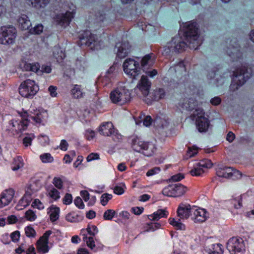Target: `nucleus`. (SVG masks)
Returning <instances> with one entry per match:
<instances>
[{
  "instance_id": "obj_1",
  "label": "nucleus",
  "mask_w": 254,
  "mask_h": 254,
  "mask_svg": "<svg viewBox=\"0 0 254 254\" xmlns=\"http://www.w3.org/2000/svg\"><path fill=\"white\" fill-rule=\"evenodd\" d=\"M196 25L195 22H189L183 27L184 35L186 40L189 43L190 47L195 50L200 45L197 40L198 36Z\"/></svg>"
},
{
  "instance_id": "obj_2",
  "label": "nucleus",
  "mask_w": 254,
  "mask_h": 254,
  "mask_svg": "<svg viewBox=\"0 0 254 254\" xmlns=\"http://www.w3.org/2000/svg\"><path fill=\"white\" fill-rule=\"evenodd\" d=\"M132 149L136 152H141L147 156H151L155 150L154 145L150 142H145L138 137H133L131 139Z\"/></svg>"
},
{
  "instance_id": "obj_3",
  "label": "nucleus",
  "mask_w": 254,
  "mask_h": 254,
  "mask_svg": "<svg viewBox=\"0 0 254 254\" xmlns=\"http://www.w3.org/2000/svg\"><path fill=\"white\" fill-rule=\"evenodd\" d=\"M250 77V73L245 67L237 69L234 73V77L230 86V90L233 92L238 89Z\"/></svg>"
},
{
  "instance_id": "obj_4",
  "label": "nucleus",
  "mask_w": 254,
  "mask_h": 254,
  "mask_svg": "<svg viewBox=\"0 0 254 254\" xmlns=\"http://www.w3.org/2000/svg\"><path fill=\"white\" fill-rule=\"evenodd\" d=\"M39 90V86L35 82L31 79H26L21 82L19 87V93L27 98H32Z\"/></svg>"
},
{
  "instance_id": "obj_5",
  "label": "nucleus",
  "mask_w": 254,
  "mask_h": 254,
  "mask_svg": "<svg viewBox=\"0 0 254 254\" xmlns=\"http://www.w3.org/2000/svg\"><path fill=\"white\" fill-rule=\"evenodd\" d=\"M136 59L137 60L131 58L127 59L123 65L125 72L134 79L140 73L141 70L139 58L136 57Z\"/></svg>"
},
{
  "instance_id": "obj_6",
  "label": "nucleus",
  "mask_w": 254,
  "mask_h": 254,
  "mask_svg": "<svg viewBox=\"0 0 254 254\" xmlns=\"http://www.w3.org/2000/svg\"><path fill=\"white\" fill-rule=\"evenodd\" d=\"M16 36V30L12 26H3L0 28V44H13Z\"/></svg>"
},
{
  "instance_id": "obj_7",
  "label": "nucleus",
  "mask_w": 254,
  "mask_h": 254,
  "mask_svg": "<svg viewBox=\"0 0 254 254\" xmlns=\"http://www.w3.org/2000/svg\"><path fill=\"white\" fill-rule=\"evenodd\" d=\"M110 99L113 103L124 104L130 100V93L125 88H118L111 92Z\"/></svg>"
},
{
  "instance_id": "obj_8",
  "label": "nucleus",
  "mask_w": 254,
  "mask_h": 254,
  "mask_svg": "<svg viewBox=\"0 0 254 254\" xmlns=\"http://www.w3.org/2000/svg\"><path fill=\"white\" fill-rule=\"evenodd\" d=\"M229 76L228 71L222 69H216L209 72L208 79L210 80V83L219 86L222 85Z\"/></svg>"
},
{
  "instance_id": "obj_9",
  "label": "nucleus",
  "mask_w": 254,
  "mask_h": 254,
  "mask_svg": "<svg viewBox=\"0 0 254 254\" xmlns=\"http://www.w3.org/2000/svg\"><path fill=\"white\" fill-rule=\"evenodd\" d=\"M100 134L105 136H111L116 142H120L122 139V135L114 128L110 122L102 123L99 127Z\"/></svg>"
},
{
  "instance_id": "obj_10",
  "label": "nucleus",
  "mask_w": 254,
  "mask_h": 254,
  "mask_svg": "<svg viewBox=\"0 0 254 254\" xmlns=\"http://www.w3.org/2000/svg\"><path fill=\"white\" fill-rule=\"evenodd\" d=\"M216 175L218 177L238 180L241 178L242 174L239 171L232 168L222 165L218 166L216 169Z\"/></svg>"
},
{
  "instance_id": "obj_11",
  "label": "nucleus",
  "mask_w": 254,
  "mask_h": 254,
  "mask_svg": "<svg viewBox=\"0 0 254 254\" xmlns=\"http://www.w3.org/2000/svg\"><path fill=\"white\" fill-rule=\"evenodd\" d=\"M227 249L231 254H243L245 251L244 241L240 237H232L227 243Z\"/></svg>"
},
{
  "instance_id": "obj_12",
  "label": "nucleus",
  "mask_w": 254,
  "mask_h": 254,
  "mask_svg": "<svg viewBox=\"0 0 254 254\" xmlns=\"http://www.w3.org/2000/svg\"><path fill=\"white\" fill-rule=\"evenodd\" d=\"M188 44L185 42L179 36L174 37L172 41L168 43L167 46L164 47V51L162 52L163 54H167L171 51L181 52L183 51Z\"/></svg>"
},
{
  "instance_id": "obj_13",
  "label": "nucleus",
  "mask_w": 254,
  "mask_h": 254,
  "mask_svg": "<svg viewBox=\"0 0 254 254\" xmlns=\"http://www.w3.org/2000/svg\"><path fill=\"white\" fill-rule=\"evenodd\" d=\"M20 68L23 71H32L38 74H41L43 72L50 73L52 69L50 66L43 65L40 69V65L37 63H29L25 61H22L19 65Z\"/></svg>"
},
{
  "instance_id": "obj_14",
  "label": "nucleus",
  "mask_w": 254,
  "mask_h": 254,
  "mask_svg": "<svg viewBox=\"0 0 254 254\" xmlns=\"http://www.w3.org/2000/svg\"><path fill=\"white\" fill-rule=\"evenodd\" d=\"M187 188L181 184L169 185L162 190V193L169 197H179L186 192Z\"/></svg>"
},
{
  "instance_id": "obj_15",
  "label": "nucleus",
  "mask_w": 254,
  "mask_h": 254,
  "mask_svg": "<svg viewBox=\"0 0 254 254\" xmlns=\"http://www.w3.org/2000/svg\"><path fill=\"white\" fill-rule=\"evenodd\" d=\"M193 115L196 116V126L200 132H205L208 130L209 127V122L204 116V113L202 109L195 110Z\"/></svg>"
},
{
  "instance_id": "obj_16",
  "label": "nucleus",
  "mask_w": 254,
  "mask_h": 254,
  "mask_svg": "<svg viewBox=\"0 0 254 254\" xmlns=\"http://www.w3.org/2000/svg\"><path fill=\"white\" fill-rule=\"evenodd\" d=\"M150 86L151 82L148 80L147 76L142 75L139 83L135 89V90H139L142 93L144 98L143 100L147 104H150L151 103V100L148 98H147V96L148 95L149 92Z\"/></svg>"
},
{
  "instance_id": "obj_17",
  "label": "nucleus",
  "mask_w": 254,
  "mask_h": 254,
  "mask_svg": "<svg viewBox=\"0 0 254 254\" xmlns=\"http://www.w3.org/2000/svg\"><path fill=\"white\" fill-rule=\"evenodd\" d=\"M76 7L72 4L70 10H67L65 13H60L57 15L56 21L62 26L68 25L74 17Z\"/></svg>"
},
{
  "instance_id": "obj_18",
  "label": "nucleus",
  "mask_w": 254,
  "mask_h": 254,
  "mask_svg": "<svg viewBox=\"0 0 254 254\" xmlns=\"http://www.w3.org/2000/svg\"><path fill=\"white\" fill-rule=\"evenodd\" d=\"M212 163L211 160L204 159L196 163L193 169L190 171V174L193 176H199L204 173V168L208 169L211 168Z\"/></svg>"
},
{
  "instance_id": "obj_19",
  "label": "nucleus",
  "mask_w": 254,
  "mask_h": 254,
  "mask_svg": "<svg viewBox=\"0 0 254 254\" xmlns=\"http://www.w3.org/2000/svg\"><path fill=\"white\" fill-rule=\"evenodd\" d=\"M52 232L46 231L37 242V248L39 253L44 254L49 251L48 238Z\"/></svg>"
},
{
  "instance_id": "obj_20",
  "label": "nucleus",
  "mask_w": 254,
  "mask_h": 254,
  "mask_svg": "<svg viewBox=\"0 0 254 254\" xmlns=\"http://www.w3.org/2000/svg\"><path fill=\"white\" fill-rule=\"evenodd\" d=\"M78 44L80 46L83 45L91 46V45H93V48H97L96 46L97 45V42L96 41V38L95 36L92 34L90 31H84L82 36L80 38V41Z\"/></svg>"
},
{
  "instance_id": "obj_21",
  "label": "nucleus",
  "mask_w": 254,
  "mask_h": 254,
  "mask_svg": "<svg viewBox=\"0 0 254 254\" xmlns=\"http://www.w3.org/2000/svg\"><path fill=\"white\" fill-rule=\"evenodd\" d=\"M192 219L195 223L204 222L208 218L207 213L205 209L192 206L191 210Z\"/></svg>"
},
{
  "instance_id": "obj_22",
  "label": "nucleus",
  "mask_w": 254,
  "mask_h": 254,
  "mask_svg": "<svg viewBox=\"0 0 254 254\" xmlns=\"http://www.w3.org/2000/svg\"><path fill=\"white\" fill-rule=\"evenodd\" d=\"M204 250L208 254H223V246L219 243H213L208 240L205 242Z\"/></svg>"
},
{
  "instance_id": "obj_23",
  "label": "nucleus",
  "mask_w": 254,
  "mask_h": 254,
  "mask_svg": "<svg viewBox=\"0 0 254 254\" xmlns=\"http://www.w3.org/2000/svg\"><path fill=\"white\" fill-rule=\"evenodd\" d=\"M117 49V56L120 58L126 57L130 52V46L127 42L117 43L115 47Z\"/></svg>"
},
{
  "instance_id": "obj_24",
  "label": "nucleus",
  "mask_w": 254,
  "mask_h": 254,
  "mask_svg": "<svg viewBox=\"0 0 254 254\" xmlns=\"http://www.w3.org/2000/svg\"><path fill=\"white\" fill-rule=\"evenodd\" d=\"M191 207L190 204L181 203L177 209V215L181 219H187L191 213Z\"/></svg>"
},
{
  "instance_id": "obj_25",
  "label": "nucleus",
  "mask_w": 254,
  "mask_h": 254,
  "mask_svg": "<svg viewBox=\"0 0 254 254\" xmlns=\"http://www.w3.org/2000/svg\"><path fill=\"white\" fill-rule=\"evenodd\" d=\"M155 58L153 54L146 55L144 56L140 61V67L143 71L147 70L149 67L152 66L154 64Z\"/></svg>"
},
{
  "instance_id": "obj_26",
  "label": "nucleus",
  "mask_w": 254,
  "mask_h": 254,
  "mask_svg": "<svg viewBox=\"0 0 254 254\" xmlns=\"http://www.w3.org/2000/svg\"><path fill=\"white\" fill-rule=\"evenodd\" d=\"M41 187L39 181H34L30 183L26 188L25 194L32 197V194L38 191Z\"/></svg>"
},
{
  "instance_id": "obj_27",
  "label": "nucleus",
  "mask_w": 254,
  "mask_h": 254,
  "mask_svg": "<svg viewBox=\"0 0 254 254\" xmlns=\"http://www.w3.org/2000/svg\"><path fill=\"white\" fill-rule=\"evenodd\" d=\"M83 240L86 243L87 246L91 250L94 252H97L99 250H102L104 246L102 245H100L97 247L96 246L94 238L92 236L88 237L85 234H83Z\"/></svg>"
},
{
  "instance_id": "obj_28",
  "label": "nucleus",
  "mask_w": 254,
  "mask_h": 254,
  "mask_svg": "<svg viewBox=\"0 0 254 254\" xmlns=\"http://www.w3.org/2000/svg\"><path fill=\"white\" fill-rule=\"evenodd\" d=\"M231 45L227 47L226 51L229 56L238 57L240 54L239 46L236 40L230 41Z\"/></svg>"
},
{
  "instance_id": "obj_29",
  "label": "nucleus",
  "mask_w": 254,
  "mask_h": 254,
  "mask_svg": "<svg viewBox=\"0 0 254 254\" xmlns=\"http://www.w3.org/2000/svg\"><path fill=\"white\" fill-rule=\"evenodd\" d=\"M168 214L169 213L166 209H158L152 214L148 215V217L151 221H158L161 218L167 217Z\"/></svg>"
},
{
  "instance_id": "obj_30",
  "label": "nucleus",
  "mask_w": 254,
  "mask_h": 254,
  "mask_svg": "<svg viewBox=\"0 0 254 254\" xmlns=\"http://www.w3.org/2000/svg\"><path fill=\"white\" fill-rule=\"evenodd\" d=\"M21 116L22 119L18 121V122L19 123V124H18L19 128L20 129L19 133L21 132L23 130H25L27 128L30 121V120L28 118L29 114L27 112H24L23 113H22Z\"/></svg>"
},
{
  "instance_id": "obj_31",
  "label": "nucleus",
  "mask_w": 254,
  "mask_h": 254,
  "mask_svg": "<svg viewBox=\"0 0 254 254\" xmlns=\"http://www.w3.org/2000/svg\"><path fill=\"white\" fill-rule=\"evenodd\" d=\"M71 95L75 99L83 98L85 95V92L83 91L81 85H74L70 91Z\"/></svg>"
},
{
  "instance_id": "obj_32",
  "label": "nucleus",
  "mask_w": 254,
  "mask_h": 254,
  "mask_svg": "<svg viewBox=\"0 0 254 254\" xmlns=\"http://www.w3.org/2000/svg\"><path fill=\"white\" fill-rule=\"evenodd\" d=\"M48 213L50 215V218L51 221L55 222L59 218V213L60 211V208L56 205H52L48 209Z\"/></svg>"
},
{
  "instance_id": "obj_33",
  "label": "nucleus",
  "mask_w": 254,
  "mask_h": 254,
  "mask_svg": "<svg viewBox=\"0 0 254 254\" xmlns=\"http://www.w3.org/2000/svg\"><path fill=\"white\" fill-rule=\"evenodd\" d=\"M30 6L36 8L45 7L49 2L50 0H26Z\"/></svg>"
},
{
  "instance_id": "obj_34",
  "label": "nucleus",
  "mask_w": 254,
  "mask_h": 254,
  "mask_svg": "<svg viewBox=\"0 0 254 254\" xmlns=\"http://www.w3.org/2000/svg\"><path fill=\"white\" fill-rule=\"evenodd\" d=\"M47 113L45 112H37L35 115H29V119L33 120L36 124H42L47 117Z\"/></svg>"
},
{
  "instance_id": "obj_35",
  "label": "nucleus",
  "mask_w": 254,
  "mask_h": 254,
  "mask_svg": "<svg viewBox=\"0 0 254 254\" xmlns=\"http://www.w3.org/2000/svg\"><path fill=\"white\" fill-rule=\"evenodd\" d=\"M169 223L170 225L173 226L176 230H185L186 226L181 220V218H170L168 220Z\"/></svg>"
},
{
  "instance_id": "obj_36",
  "label": "nucleus",
  "mask_w": 254,
  "mask_h": 254,
  "mask_svg": "<svg viewBox=\"0 0 254 254\" xmlns=\"http://www.w3.org/2000/svg\"><path fill=\"white\" fill-rule=\"evenodd\" d=\"M47 196L54 201H57L60 198V193L53 187H49L47 190Z\"/></svg>"
},
{
  "instance_id": "obj_37",
  "label": "nucleus",
  "mask_w": 254,
  "mask_h": 254,
  "mask_svg": "<svg viewBox=\"0 0 254 254\" xmlns=\"http://www.w3.org/2000/svg\"><path fill=\"white\" fill-rule=\"evenodd\" d=\"M18 22L23 30L28 29L31 26V22L25 14L21 15L18 19Z\"/></svg>"
},
{
  "instance_id": "obj_38",
  "label": "nucleus",
  "mask_w": 254,
  "mask_h": 254,
  "mask_svg": "<svg viewBox=\"0 0 254 254\" xmlns=\"http://www.w3.org/2000/svg\"><path fill=\"white\" fill-rule=\"evenodd\" d=\"M14 195V191L12 189H9L4 190L0 195L6 203L9 204L11 201Z\"/></svg>"
},
{
  "instance_id": "obj_39",
  "label": "nucleus",
  "mask_w": 254,
  "mask_h": 254,
  "mask_svg": "<svg viewBox=\"0 0 254 254\" xmlns=\"http://www.w3.org/2000/svg\"><path fill=\"white\" fill-rule=\"evenodd\" d=\"M32 200V197H29L24 194V196L19 201L16 207L18 209H22L28 206Z\"/></svg>"
},
{
  "instance_id": "obj_40",
  "label": "nucleus",
  "mask_w": 254,
  "mask_h": 254,
  "mask_svg": "<svg viewBox=\"0 0 254 254\" xmlns=\"http://www.w3.org/2000/svg\"><path fill=\"white\" fill-rule=\"evenodd\" d=\"M139 120H135V123L136 125H139L142 122H143L144 126L148 127L152 123V120L151 117L149 116H147L145 117H144V115L143 117L140 116L139 117Z\"/></svg>"
},
{
  "instance_id": "obj_41",
  "label": "nucleus",
  "mask_w": 254,
  "mask_h": 254,
  "mask_svg": "<svg viewBox=\"0 0 254 254\" xmlns=\"http://www.w3.org/2000/svg\"><path fill=\"white\" fill-rule=\"evenodd\" d=\"M24 165L23 159L21 157L17 156L14 159L12 170L16 171L23 167Z\"/></svg>"
},
{
  "instance_id": "obj_42",
  "label": "nucleus",
  "mask_w": 254,
  "mask_h": 254,
  "mask_svg": "<svg viewBox=\"0 0 254 254\" xmlns=\"http://www.w3.org/2000/svg\"><path fill=\"white\" fill-rule=\"evenodd\" d=\"M18 121L15 120H11L9 122L8 129L12 131L15 132L16 134L19 133V128Z\"/></svg>"
},
{
  "instance_id": "obj_43",
  "label": "nucleus",
  "mask_w": 254,
  "mask_h": 254,
  "mask_svg": "<svg viewBox=\"0 0 254 254\" xmlns=\"http://www.w3.org/2000/svg\"><path fill=\"white\" fill-rule=\"evenodd\" d=\"M40 160L43 163H51L54 161V158L51 154L45 153L40 156Z\"/></svg>"
},
{
  "instance_id": "obj_44",
  "label": "nucleus",
  "mask_w": 254,
  "mask_h": 254,
  "mask_svg": "<svg viewBox=\"0 0 254 254\" xmlns=\"http://www.w3.org/2000/svg\"><path fill=\"white\" fill-rule=\"evenodd\" d=\"M186 101L188 102V105H185L186 110H192L197 105V101L193 98H186Z\"/></svg>"
},
{
  "instance_id": "obj_45",
  "label": "nucleus",
  "mask_w": 254,
  "mask_h": 254,
  "mask_svg": "<svg viewBox=\"0 0 254 254\" xmlns=\"http://www.w3.org/2000/svg\"><path fill=\"white\" fill-rule=\"evenodd\" d=\"M113 196L111 194H109L107 193H105L103 194L100 198V202L101 204L103 206H105L108 202V201L111 200Z\"/></svg>"
},
{
  "instance_id": "obj_46",
  "label": "nucleus",
  "mask_w": 254,
  "mask_h": 254,
  "mask_svg": "<svg viewBox=\"0 0 254 254\" xmlns=\"http://www.w3.org/2000/svg\"><path fill=\"white\" fill-rule=\"evenodd\" d=\"M116 214V211L113 209H108L103 215L104 219L106 220H111Z\"/></svg>"
},
{
  "instance_id": "obj_47",
  "label": "nucleus",
  "mask_w": 254,
  "mask_h": 254,
  "mask_svg": "<svg viewBox=\"0 0 254 254\" xmlns=\"http://www.w3.org/2000/svg\"><path fill=\"white\" fill-rule=\"evenodd\" d=\"M93 113L88 110H85L82 113V119L86 123L90 122L93 118Z\"/></svg>"
},
{
  "instance_id": "obj_48",
  "label": "nucleus",
  "mask_w": 254,
  "mask_h": 254,
  "mask_svg": "<svg viewBox=\"0 0 254 254\" xmlns=\"http://www.w3.org/2000/svg\"><path fill=\"white\" fill-rule=\"evenodd\" d=\"M126 189V187L125 184H120L115 187L114 192L117 194L121 195L124 193Z\"/></svg>"
},
{
  "instance_id": "obj_49",
  "label": "nucleus",
  "mask_w": 254,
  "mask_h": 254,
  "mask_svg": "<svg viewBox=\"0 0 254 254\" xmlns=\"http://www.w3.org/2000/svg\"><path fill=\"white\" fill-rule=\"evenodd\" d=\"M25 217L26 219L29 221H33L37 218V216L35 212L30 209L26 211L25 213Z\"/></svg>"
},
{
  "instance_id": "obj_50",
  "label": "nucleus",
  "mask_w": 254,
  "mask_h": 254,
  "mask_svg": "<svg viewBox=\"0 0 254 254\" xmlns=\"http://www.w3.org/2000/svg\"><path fill=\"white\" fill-rule=\"evenodd\" d=\"M35 138V135L33 134L27 135L23 139V143L25 147L31 145L32 140Z\"/></svg>"
},
{
  "instance_id": "obj_51",
  "label": "nucleus",
  "mask_w": 254,
  "mask_h": 254,
  "mask_svg": "<svg viewBox=\"0 0 254 254\" xmlns=\"http://www.w3.org/2000/svg\"><path fill=\"white\" fill-rule=\"evenodd\" d=\"M232 203L236 209H239L242 206V199L241 196H239L232 200Z\"/></svg>"
},
{
  "instance_id": "obj_52",
  "label": "nucleus",
  "mask_w": 254,
  "mask_h": 254,
  "mask_svg": "<svg viewBox=\"0 0 254 254\" xmlns=\"http://www.w3.org/2000/svg\"><path fill=\"white\" fill-rule=\"evenodd\" d=\"M25 235L28 237H34L36 236V232L34 229L30 226H28L25 228Z\"/></svg>"
},
{
  "instance_id": "obj_53",
  "label": "nucleus",
  "mask_w": 254,
  "mask_h": 254,
  "mask_svg": "<svg viewBox=\"0 0 254 254\" xmlns=\"http://www.w3.org/2000/svg\"><path fill=\"white\" fill-rule=\"evenodd\" d=\"M66 220L70 222H77L78 221V215L74 213H69L66 216Z\"/></svg>"
},
{
  "instance_id": "obj_54",
  "label": "nucleus",
  "mask_w": 254,
  "mask_h": 254,
  "mask_svg": "<svg viewBox=\"0 0 254 254\" xmlns=\"http://www.w3.org/2000/svg\"><path fill=\"white\" fill-rule=\"evenodd\" d=\"M53 184L58 189H62L63 187V182L60 178L55 177L53 180Z\"/></svg>"
},
{
  "instance_id": "obj_55",
  "label": "nucleus",
  "mask_w": 254,
  "mask_h": 254,
  "mask_svg": "<svg viewBox=\"0 0 254 254\" xmlns=\"http://www.w3.org/2000/svg\"><path fill=\"white\" fill-rule=\"evenodd\" d=\"M161 226L160 223H151L148 225L146 229V231H154L156 229H159Z\"/></svg>"
},
{
  "instance_id": "obj_56",
  "label": "nucleus",
  "mask_w": 254,
  "mask_h": 254,
  "mask_svg": "<svg viewBox=\"0 0 254 254\" xmlns=\"http://www.w3.org/2000/svg\"><path fill=\"white\" fill-rule=\"evenodd\" d=\"M86 230L91 236H95L98 233V229L94 225L88 226Z\"/></svg>"
},
{
  "instance_id": "obj_57",
  "label": "nucleus",
  "mask_w": 254,
  "mask_h": 254,
  "mask_svg": "<svg viewBox=\"0 0 254 254\" xmlns=\"http://www.w3.org/2000/svg\"><path fill=\"white\" fill-rule=\"evenodd\" d=\"M32 206L33 207L36 208L39 210H41L44 208V205L43 203L38 199H35L33 202Z\"/></svg>"
},
{
  "instance_id": "obj_58",
  "label": "nucleus",
  "mask_w": 254,
  "mask_h": 254,
  "mask_svg": "<svg viewBox=\"0 0 254 254\" xmlns=\"http://www.w3.org/2000/svg\"><path fill=\"white\" fill-rule=\"evenodd\" d=\"M72 201V196L71 194L66 193L63 199L64 204L68 205L71 203Z\"/></svg>"
},
{
  "instance_id": "obj_59",
  "label": "nucleus",
  "mask_w": 254,
  "mask_h": 254,
  "mask_svg": "<svg viewBox=\"0 0 254 254\" xmlns=\"http://www.w3.org/2000/svg\"><path fill=\"white\" fill-rule=\"evenodd\" d=\"M85 135L88 140H91L95 137V133L93 130L88 129L86 130Z\"/></svg>"
},
{
  "instance_id": "obj_60",
  "label": "nucleus",
  "mask_w": 254,
  "mask_h": 254,
  "mask_svg": "<svg viewBox=\"0 0 254 254\" xmlns=\"http://www.w3.org/2000/svg\"><path fill=\"white\" fill-rule=\"evenodd\" d=\"M74 203L75 205L80 209H83L84 207V204L80 197H76L74 200Z\"/></svg>"
},
{
  "instance_id": "obj_61",
  "label": "nucleus",
  "mask_w": 254,
  "mask_h": 254,
  "mask_svg": "<svg viewBox=\"0 0 254 254\" xmlns=\"http://www.w3.org/2000/svg\"><path fill=\"white\" fill-rule=\"evenodd\" d=\"M197 148L193 146L192 148L189 147L187 151V156L188 157H193L195 154H197Z\"/></svg>"
},
{
  "instance_id": "obj_62",
  "label": "nucleus",
  "mask_w": 254,
  "mask_h": 254,
  "mask_svg": "<svg viewBox=\"0 0 254 254\" xmlns=\"http://www.w3.org/2000/svg\"><path fill=\"white\" fill-rule=\"evenodd\" d=\"M38 138L43 145H46L49 144V139L48 136L46 135H40Z\"/></svg>"
},
{
  "instance_id": "obj_63",
  "label": "nucleus",
  "mask_w": 254,
  "mask_h": 254,
  "mask_svg": "<svg viewBox=\"0 0 254 254\" xmlns=\"http://www.w3.org/2000/svg\"><path fill=\"white\" fill-rule=\"evenodd\" d=\"M174 69L176 71H178L181 72H183L186 71V68L183 62H180L178 64L176 65Z\"/></svg>"
},
{
  "instance_id": "obj_64",
  "label": "nucleus",
  "mask_w": 254,
  "mask_h": 254,
  "mask_svg": "<svg viewBox=\"0 0 254 254\" xmlns=\"http://www.w3.org/2000/svg\"><path fill=\"white\" fill-rule=\"evenodd\" d=\"M76 65L78 68L80 70H84L85 66H86V62L83 60H77L76 62Z\"/></svg>"
}]
</instances>
